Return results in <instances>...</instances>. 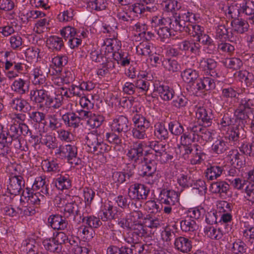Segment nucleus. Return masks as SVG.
I'll list each match as a JSON object with an SVG mask.
<instances>
[{"label":"nucleus","instance_id":"f257e3e1","mask_svg":"<svg viewBox=\"0 0 254 254\" xmlns=\"http://www.w3.org/2000/svg\"><path fill=\"white\" fill-rule=\"evenodd\" d=\"M29 129L27 125L11 124L8 129H4L3 127L0 133V147H5L3 150H0L1 154H7V151H10L9 146L12 144L16 149L26 152L28 147L22 146L24 143L22 139L21 134H28Z\"/></svg>","mask_w":254,"mask_h":254},{"label":"nucleus","instance_id":"f03ea898","mask_svg":"<svg viewBox=\"0 0 254 254\" xmlns=\"http://www.w3.org/2000/svg\"><path fill=\"white\" fill-rule=\"evenodd\" d=\"M91 212H85V209H83L82 213L77 204L75 203H68L64 208V216L76 222L82 221V223L93 229H97L102 225V221L101 217L98 216L89 215Z\"/></svg>","mask_w":254,"mask_h":254},{"label":"nucleus","instance_id":"7ed1b4c3","mask_svg":"<svg viewBox=\"0 0 254 254\" xmlns=\"http://www.w3.org/2000/svg\"><path fill=\"white\" fill-rule=\"evenodd\" d=\"M12 160L8 164L7 169L9 172L7 190L12 195H16L22 192L25 187V181L23 177L25 167L20 162L19 160L15 161Z\"/></svg>","mask_w":254,"mask_h":254},{"label":"nucleus","instance_id":"20e7f679","mask_svg":"<svg viewBox=\"0 0 254 254\" xmlns=\"http://www.w3.org/2000/svg\"><path fill=\"white\" fill-rule=\"evenodd\" d=\"M204 213V209L201 206L189 209L186 215L180 221L181 230L190 235H195L199 227L196 220L202 217Z\"/></svg>","mask_w":254,"mask_h":254},{"label":"nucleus","instance_id":"39448f33","mask_svg":"<svg viewBox=\"0 0 254 254\" xmlns=\"http://www.w3.org/2000/svg\"><path fill=\"white\" fill-rule=\"evenodd\" d=\"M158 200L164 213L170 214L176 203L179 202L180 193L166 186L159 189Z\"/></svg>","mask_w":254,"mask_h":254},{"label":"nucleus","instance_id":"423d86ee","mask_svg":"<svg viewBox=\"0 0 254 254\" xmlns=\"http://www.w3.org/2000/svg\"><path fill=\"white\" fill-rule=\"evenodd\" d=\"M61 232H54L53 236L44 238L42 241V245L45 251L51 253H60L63 249V244Z\"/></svg>","mask_w":254,"mask_h":254},{"label":"nucleus","instance_id":"0eeeda50","mask_svg":"<svg viewBox=\"0 0 254 254\" xmlns=\"http://www.w3.org/2000/svg\"><path fill=\"white\" fill-rule=\"evenodd\" d=\"M216 205V211L220 217V220L228 227L233 220V204L226 200H218Z\"/></svg>","mask_w":254,"mask_h":254},{"label":"nucleus","instance_id":"6e6552de","mask_svg":"<svg viewBox=\"0 0 254 254\" xmlns=\"http://www.w3.org/2000/svg\"><path fill=\"white\" fill-rule=\"evenodd\" d=\"M121 212V209L109 201L101 204L98 211V216L102 221H108L118 218Z\"/></svg>","mask_w":254,"mask_h":254},{"label":"nucleus","instance_id":"1a4fd4ad","mask_svg":"<svg viewBox=\"0 0 254 254\" xmlns=\"http://www.w3.org/2000/svg\"><path fill=\"white\" fill-rule=\"evenodd\" d=\"M29 188L23 190L20 199L21 204L24 205L26 202L29 205H38L43 203L45 200V194L40 192H35Z\"/></svg>","mask_w":254,"mask_h":254},{"label":"nucleus","instance_id":"9d476101","mask_svg":"<svg viewBox=\"0 0 254 254\" xmlns=\"http://www.w3.org/2000/svg\"><path fill=\"white\" fill-rule=\"evenodd\" d=\"M20 251L21 254H48L44 252L40 245L32 238H28L22 241Z\"/></svg>","mask_w":254,"mask_h":254},{"label":"nucleus","instance_id":"9b49d317","mask_svg":"<svg viewBox=\"0 0 254 254\" xmlns=\"http://www.w3.org/2000/svg\"><path fill=\"white\" fill-rule=\"evenodd\" d=\"M111 128L112 131L117 132L121 136L126 134L130 130L127 118L123 115L117 116L112 122Z\"/></svg>","mask_w":254,"mask_h":254},{"label":"nucleus","instance_id":"f8f14e48","mask_svg":"<svg viewBox=\"0 0 254 254\" xmlns=\"http://www.w3.org/2000/svg\"><path fill=\"white\" fill-rule=\"evenodd\" d=\"M150 192V189L141 184L131 185L128 190V196L131 199H146Z\"/></svg>","mask_w":254,"mask_h":254},{"label":"nucleus","instance_id":"ddd939ff","mask_svg":"<svg viewBox=\"0 0 254 254\" xmlns=\"http://www.w3.org/2000/svg\"><path fill=\"white\" fill-rule=\"evenodd\" d=\"M66 218L68 219L69 221L72 220L65 216L63 218L59 214H52L48 217L46 224L49 228L54 230H64L68 225V221Z\"/></svg>","mask_w":254,"mask_h":254},{"label":"nucleus","instance_id":"4468645a","mask_svg":"<svg viewBox=\"0 0 254 254\" xmlns=\"http://www.w3.org/2000/svg\"><path fill=\"white\" fill-rule=\"evenodd\" d=\"M4 56L6 59L4 64L5 70H9L13 66L14 70L18 74L21 73L24 70L26 65L17 61L15 59L16 56L14 53L12 51H6L5 52Z\"/></svg>","mask_w":254,"mask_h":254},{"label":"nucleus","instance_id":"2eb2a0df","mask_svg":"<svg viewBox=\"0 0 254 254\" xmlns=\"http://www.w3.org/2000/svg\"><path fill=\"white\" fill-rule=\"evenodd\" d=\"M226 226L225 231H224L220 228H217L213 226H206L203 228L205 235L209 238L214 240H224L226 234L228 232L229 229H231V225L229 224Z\"/></svg>","mask_w":254,"mask_h":254},{"label":"nucleus","instance_id":"dca6fc26","mask_svg":"<svg viewBox=\"0 0 254 254\" xmlns=\"http://www.w3.org/2000/svg\"><path fill=\"white\" fill-rule=\"evenodd\" d=\"M48 76V69L47 67H36L33 69L30 73V78L32 82L35 85L45 86L47 77Z\"/></svg>","mask_w":254,"mask_h":254},{"label":"nucleus","instance_id":"f3484780","mask_svg":"<svg viewBox=\"0 0 254 254\" xmlns=\"http://www.w3.org/2000/svg\"><path fill=\"white\" fill-rule=\"evenodd\" d=\"M174 248L180 253L189 254L192 250V242L186 236H177L174 241Z\"/></svg>","mask_w":254,"mask_h":254},{"label":"nucleus","instance_id":"a211bd4d","mask_svg":"<svg viewBox=\"0 0 254 254\" xmlns=\"http://www.w3.org/2000/svg\"><path fill=\"white\" fill-rule=\"evenodd\" d=\"M178 48L180 50L185 53H190L196 56H199L200 54L201 46L197 40L193 39H188L182 41L178 44Z\"/></svg>","mask_w":254,"mask_h":254},{"label":"nucleus","instance_id":"6ab92c4d","mask_svg":"<svg viewBox=\"0 0 254 254\" xmlns=\"http://www.w3.org/2000/svg\"><path fill=\"white\" fill-rule=\"evenodd\" d=\"M165 146L164 145L157 141H152L149 144L150 149L145 151V155L149 158L153 157V155L156 157L168 158Z\"/></svg>","mask_w":254,"mask_h":254},{"label":"nucleus","instance_id":"aec40b11","mask_svg":"<svg viewBox=\"0 0 254 254\" xmlns=\"http://www.w3.org/2000/svg\"><path fill=\"white\" fill-rule=\"evenodd\" d=\"M154 86V92L158 93L160 98L164 101H170L175 96L174 90L168 85L159 83L155 84Z\"/></svg>","mask_w":254,"mask_h":254},{"label":"nucleus","instance_id":"412c9836","mask_svg":"<svg viewBox=\"0 0 254 254\" xmlns=\"http://www.w3.org/2000/svg\"><path fill=\"white\" fill-rule=\"evenodd\" d=\"M144 233V229H133L124 235V239L127 243L134 245L141 241Z\"/></svg>","mask_w":254,"mask_h":254},{"label":"nucleus","instance_id":"4be33fe9","mask_svg":"<svg viewBox=\"0 0 254 254\" xmlns=\"http://www.w3.org/2000/svg\"><path fill=\"white\" fill-rule=\"evenodd\" d=\"M254 169L251 170L248 174L247 186L245 188V198L252 203H254Z\"/></svg>","mask_w":254,"mask_h":254},{"label":"nucleus","instance_id":"5701e85b","mask_svg":"<svg viewBox=\"0 0 254 254\" xmlns=\"http://www.w3.org/2000/svg\"><path fill=\"white\" fill-rule=\"evenodd\" d=\"M49 183L46 180L45 176H37L35 178L31 190L39 191L38 192L47 195L49 194Z\"/></svg>","mask_w":254,"mask_h":254},{"label":"nucleus","instance_id":"b1692460","mask_svg":"<svg viewBox=\"0 0 254 254\" xmlns=\"http://www.w3.org/2000/svg\"><path fill=\"white\" fill-rule=\"evenodd\" d=\"M86 143L93 151H97L100 150L99 152H102L103 148L105 147L106 144L103 142H100L98 140V136L97 134L89 132L85 137Z\"/></svg>","mask_w":254,"mask_h":254},{"label":"nucleus","instance_id":"393cba45","mask_svg":"<svg viewBox=\"0 0 254 254\" xmlns=\"http://www.w3.org/2000/svg\"><path fill=\"white\" fill-rule=\"evenodd\" d=\"M196 117L199 120H201L203 126L205 127H209L211 125L213 118L211 111L207 110L203 107H199L197 109Z\"/></svg>","mask_w":254,"mask_h":254},{"label":"nucleus","instance_id":"a878e982","mask_svg":"<svg viewBox=\"0 0 254 254\" xmlns=\"http://www.w3.org/2000/svg\"><path fill=\"white\" fill-rule=\"evenodd\" d=\"M217 65V62L211 58H202L199 62V67L203 71L209 73L211 76H216L215 69Z\"/></svg>","mask_w":254,"mask_h":254},{"label":"nucleus","instance_id":"bb28decb","mask_svg":"<svg viewBox=\"0 0 254 254\" xmlns=\"http://www.w3.org/2000/svg\"><path fill=\"white\" fill-rule=\"evenodd\" d=\"M194 89L197 91H208L214 89L216 85L214 79L210 77L198 78L196 80Z\"/></svg>","mask_w":254,"mask_h":254},{"label":"nucleus","instance_id":"cd10ccee","mask_svg":"<svg viewBox=\"0 0 254 254\" xmlns=\"http://www.w3.org/2000/svg\"><path fill=\"white\" fill-rule=\"evenodd\" d=\"M65 125L68 127L76 128L79 126L80 117L73 112H68L62 117Z\"/></svg>","mask_w":254,"mask_h":254},{"label":"nucleus","instance_id":"c85d7f7f","mask_svg":"<svg viewBox=\"0 0 254 254\" xmlns=\"http://www.w3.org/2000/svg\"><path fill=\"white\" fill-rule=\"evenodd\" d=\"M47 46L53 52H59L64 47L63 38L57 36H51L47 40Z\"/></svg>","mask_w":254,"mask_h":254},{"label":"nucleus","instance_id":"c756f323","mask_svg":"<svg viewBox=\"0 0 254 254\" xmlns=\"http://www.w3.org/2000/svg\"><path fill=\"white\" fill-rule=\"evenodd\" d=\"M57 151L56 154H60L62 157L67 159L75 158L77 153V147L71 144L61 145Z\"/></svg>","mask_w":254,"mask_h":254},{"label":"nucleus","instance_id":"7c9ffc66","mask_svg":"<svg viewBox=\"0 0 254 254\" xmlns=\"http://www.w3.org/2000/svg\"><path fill=\"white\" fill-rule=\"evenodd\" d=\"M30 96L31 100L33 102L41 104L44 101L47 102L49 95L47 91L42 88L31 90Z\"/></svg>","mask_w":254,"mask_h":254},{"label":"nucleus","instance_id":"2f4dec72","mask_svg":"<svg viewBox=\"0 0 254 254\" xmlns=\"http://www.w3.org/2000/svg\"><path fill=\"white\" fill-rule=\"evenodd\" d=\"M77 234L84 242H90L95 234V231L91 227L82 223L77 229Z\"/></svg>","mask_w":254,"mask_h":254},{"label":"nucleus","instance_id":"473e14b6","mask_svg":"<svg viewBox=\"0 0 254 254\" xmlns=\"http://www.w3.org/2000/svg\"><path fill=\"white\" fill-rule=\"evenodd\" d=\"M114 59L122 66H128L131 61V56L127 51L119 50L113 54Z\"/></svg>","mask_w":254,"mask_h":254},{"label":"nucleus","instance_id":"72a5a7b5","mask_svg":"<svg viewBox=\"0 0 254 254\" xmlns=\"http://www.w3.org/2000/svg\"><path fill=\"white\" fill-rule=\"evenodd\" d=\"M62 118L56 114H49L47 116V129L55 131L62 126Z\"/></svg>","mask_w":254,"mask_h":254},{"label":"nucleus","instance_id":"f704fd0d","mask_svg":"<svg viewBox=\"0 0 254 254\" xmlns=\"http://www.w3.org/2000/svg\"><path fill=\"white\" fill-rule=\"evenodd\" d=\"M54 181L55 186L59 190H68L71 186V181L67 174L59 175Z\"/></svg>","mask_w":254,"mask_h":254},{"label":"nucleus","instance_id":"c9c22d12","mask_svg":"<svg viewBox=\"0 0 254 254\" xmlns=\"http://www.w3.org/2000/svg\"><path fill=\"white\" fill-rule=\"evenodd\" d=\"M177 227L176 225L165 227L161 233V238L162 241L167 244L170 243L174 238L175 239L176 233L177 232Z\"/></svg>","mask_w":254,"mask_h":254},{"label":"nucleus","instance_id":"e433bc0d","mask_svg":"<svg viewBox=\"0 0 254 254\" xmlns=\"http://www.w3.org/2000/svg\"><path fill=\"white\" fill-rule=\"evenodd\" d=\"M95 196V191L91 188L85 187L83 190V197L85 203V207L83 209H85V212H91V204Z\"/></svg>","mask_w":254,"mask_h":254},{"label":"nucleus","instance_id":"4c0bfd02","mask_svg":"<svg viewBox=\"0 0 254 254\" xmlns=\"http://www.w3.org/2000/svg\"><path fill=\"white\" fill-rule=\"evenodd\" d=\"M233 34L232 32L231 35L228 34V29L224 25H219L216 27V39L220 41H226L228 39L230 42H233L234 38Z\"/></svg>","mask_w":254,"mask_h":254},{"label":"nucleus","instance_id":"58836bf2","mask_svg":"<svg viewBox=\"0 0 254 254\" xmlns=\"http://www.w3.org/2000/svg\"><path fill=\"white\" fill-rule=\"evenodd\" d=\"M181 76L185 82L193 84L198 80L199 73L195 69L187 68L181 73Z\"/></svg>","mask_w":254,"mask_h":254},{"label":"nucleus","instance_id":"ea45409f","mask_svg":"<svg viewBox=\"0 0 254 254\" xmlns=\"http://www.w3.org/2000/svg\"><path fill=\"white\" fill-rule=\"evenodd\" d=\"M129 219L131 220L134 229H144L143 226V214L140 211L134 210L128 214Z\"/></svg>","mask_w":254,"mask_h":254},{"label":"nucleus","instance_id":"a19ab883","mask_svg":"<svg viewBox=\"0 0 254 254\" xmlns=\"http://www.w3.org/2000/svg\"><path fill=\"white\" fill-rule=\"evenodd\" d=\"M10 105L11 108L16 111L26 113L29 111L28 103L22 98H16L12 99Z\"/></svg>","mask_w":254,"mask_h":254},{"label":"nucleus","instance_id":"79ce46f5","mask_svg":"<svg viewBox=\"0 0 254 254\" xmlns=\"http://www.w3.org/2000/svg\"><path fill=\"white\" fill-rule=\"evenodd\" d=\"M197 42L201 43L205 46L207 49V52L211 54L215 49V44L212 39L204 32L197 38Z\"/></svg>","mask_w":254,"mask_h":254},{"label":"nucleus","instance_id":"37998d69","mask_svg":"<svg viewBox=\"0 0 254 254\" xmlns=\"http://www.w3.org/2000/svg\"><path fill=\"white\" fill-rule=\"evenodd\" d=\"M177 13H175L174 16V22L173 23L172 29L175 31L190 32V22L187 23L185 21L177 16Z\"/></svg>","mask_w":254,"mask_h":254},{"label":"nucleus","instance_id":"c03bdc74","mask_svg":"<svg viewBox=\"0 0 254 254\" xmlns=\"http://www.w3.org/2000/svg\"><path fill=\"white\" fill-rule=\"evenodd\" d=\"M154 135L156 139L160 141L168 138L169 132L164 124L158 123L155 125Z\"/></svg>","mask_w":254,"mask_h":254},{"label":"nucleus","instance_id":"a18cd8bd","mask_svg":"<svg viewBox=\"0 0 254 254\" xmlns=\"http://www.w3.org/2000/svg\"><path fill=\"white\" fill-rule=\"evenodd\" d=\"M134 127L147 129L150 126V121L141 114L137 112L132 118Z\"/></svg>","mask_w":254,"mask_h":254},{"label":"nucleus","instance_id":"49530a36","mask_svg":"<svg viewBox=\"0 0 254 254\" xmlns=\"http://www.w3.org/2000/svg\"><path fill=\"white\" fill-rule=\"evenodd\" d=\"M229 189V185L224 181H219L212 183L210 190L213 193L226 194Z\"/></svg>","mask_w":254,"mask_h":254},{"label":"nucleus","instance_id":"de8ad7c7","mask_svg":"<svg viewBox=\"0 0 254 254\" xmlns=\"http://www.w3.org/2000/svg\"><path fill=\"white\" fill-rule=\"evenodd\" d=\"M64 97L61 94H56L54 97L49 95L45 105L47 107L53 108L54 109L60 108L63 103Z\"/></svg>","mask_w":254,"mask_h":254},{"label":"nucleus","instance_id":"09e8293b","mask_svg":"<svg viewBox=\"0 0 254 254\" xmlns=\"http://www.w3.org/2000/svg\"><path fill=\"white\" fill-rule=\"evenodd\" d=\"M61 233L62 237V240H63V246L64 245L65 247H69L72 249L79 245L80 240L78 237L73 235L68 236L64 232H61Z\"/></svg>","mask_w":254,"mask_h":254},{"label":"nucleus","instance_id":"8fccbe9b","mask_svg":"<svg viewBox=\"0 0 254 254\" xmlns=\"http://www.w3.org/2000/svg\"><path fill=\"white\" fill-rule=\"evenodd\" d=\"M145 151L143 152L142 145L141 144H135L132 148L128 150L127 156L130 159H139L143 157V159H147L145 155Z\"/></svg>","mask_w":254,"mask_h":254},{"label":"nucleus","instance_id":"3c124183","mask_svg":"<svg viewBox=\"0 0 254 254\" xmlns=\"http://www.w3.org/2000/svg\"><path fill=\"white\" fill-rule=\"evenodd\" d=\"M26 80L18 78L15 80L11 85L12 91L20 95L24 94L28 90Z\"/></svg>","mask_w":254,"mask_h":254},{"label":"nucleus","instance_id":"603ef678","mask_svg":"<svg viewBox=\"0 0 254 254\" xmlns=\"http://www.w3.org/2000/svg\"><path fill=\"white\" fill-rule=\"evenodd\" d=\"M162 225V221L155 217L147 216L144 218L143 226L150 228L152 230H156Z\"/></svg>","mask_w":254,"mask_h":254},{"label":"nucleus","instance_id":"864d4df0","mask_svg":"<svg viewBox=\"0 0 254 254\" xmlns=\"http://www.w3.org/2000/svg\"><path fill=\"white\" fill-rule=\"evenodd\" d=\"M162 65L168 71L171 72L180 71L181 69V64L177 61L171 59H166L162 61Z\"/></svg>","mask_w":254,"mask_h":254},{"label":"nucleus","instance_id":"5fc2aeb1","mask_svg":"<svg viewBox=\"0 0 254 254\" xmlns=\"http://www.w3.org/2000/svg\"><path fill=\"white\" fill-rule=\"evenodd\" d=\"M58 160H43L41 164L42 169L47 172H55L59 171L60 165L57 162Z\"/></svg>","mask_w":254,"mask_h":254},{"label":"nucleus","instance_id":"6e6d98bb","mask_svg":"<svg viewBox=\"0 0 254 254\" xmlns=\"http://www.w3.org/2000/svg\"><path fill=\"white\" fill-rule=\"evenodd\" d=\"M67 62L68 58L65 55H59L52 59V63L56 66V74L61 73L62 68L67 64Z\"/></svg>","mask_w":254,"mask_h":254},{"label":"nucleus","instance_id":"4d7b16f0","mask_svg":"<svg viewBox=\"0 0 254 254\" xmlns=\"http://www.w3.org/2000/svg\"><path fill=\"white\" fill-rule=\"evenodd\" d=\"M223 171L225 172V170L221 167L211 166L207 169L205 172V176L208 180H213L220 177Z\"/></svg>","mask_w":254,"mask_h":254},{"label":"nucleus","instance_id":"13d9d810","mask_svg":"<svg viewBox=\"0 0 254 254\" xmlns=\"http://www.w3.org/2000/svg\"><path fill=\"white\" fill-rule=\"evenodd\" d=\"M232 26L235 31L239 33H243L248 29L249 24L244 20L236 18L231 21Z\"/></svg>","mask_w":254,"mask_h":254},{"label":"nucleus","instance_id":"bf43d9fd","mask_svg":"<svg viewBox=\"0 0 254 254\" xmlns=\"http://www.w3.org/2000/svg\"><path fill=\"white\" fill-rule=\"evenodd\" d=\"M172 105L177 109H182L188 104V98L183 94H175L172 98Z\"/></svg>","mask_w":254,"mask_h":254},{"label":"nucleus","instance_id":"052dcab7","mask_svg":"<svg viewBox=\"0 0 254 254\" xmlns=\"http://www.w3.org/2000/svg\"><path fill=\"white\" fill-rule=\"evenodd\" d=\"M74 15V9L71 7H67L58 15L57 19L60 22H70L73 19Z\"/></svg>","mask_w":254,"mask_h":254},{"label":"nucleus","instance_id":"680f3d73","mask_svg":"<svg viewBox=\"0 0 254 254\" xmlns=\"http://www.w3.org/2000/svg\"><path fill=\"white\" fill-rule=\"evenodd\" d=\"M234 75L242 81L244 80L247 86L252 85L253 82L254 80V77L252 73H250L247 70H240L236 72Z\"/></svg>","mask_w":254,"mask_h":254},{"label":"nucleus","instance_id":"e2e57ef3","mask_svg":"<svg viewBox=\"0 0 254 254\" xmlns=\"http://www.w3.org/2000/svg\"><path fill=\"white\" fill-rule=\"evenodd\" d=\"M162 5L164 9L167 12H175L181 8V3L176 0H165Z\"/></svg>","mask_w":254,"mask_h":254},{"label":"nucleus","instance_id":"0e129e2a","mask_svg":"<svg viewBox=\"0 0 254 254\" xmlns=\"http://www.w3.org/2000/svg\"><path fill=\"white\" fill-rule=\"evenodd\" d=\"M104 45L108 52H115L119 51L121 47V43L115 38H107L104 42Z\"/></svg>","mask_w":254,"mask_h":254},{"label":"nucleus","instance_id":"69168bd1","mask_svg":"<svg viewBox=\"0 0 254 254\" xmlns=\"http://www.w3.org/2000/svg\"><path fill=\"white\" fill-rule=\"evenodd\" d=\"M217 50L222 55L230 56L234 53L235 47L226 41H222L218 44Z\"/></svg>","mask_w":254,"mask_h":254},{"label":"nucleus","instance_id":"338daca9","mask_svg":"<svg viewBox=\"0 0 254 254\" xmlns=\"http://www.w3.org/2000/svg\"><path fill=\"white\" fill-rule=\"evenodd\" d=\"M42 144L48 148L54 149L58 147V142L56 137L53 135L46 134L41 136Z\"/></svg>","mask_w":254,"mask_h":254},{"label":"nucleus","instance_id":"774afa93","mask_svg":"<svg viewBox=\"0 0 254 254\" xmlns=\"http://www.w3.org/2000/svg\"><path fill=\"white\" fill-rule=\"evenodd\" d=\"M136 90L142 94H146L149 90L151 82L147 79H137L134 82Z\"/></svg>","mask_w":254,"mask_h":254}]
</instances>
